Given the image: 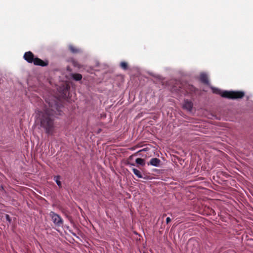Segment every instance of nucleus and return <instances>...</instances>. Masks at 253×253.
<instances>
[{
	"label": "nucleus",
	"instance_id": "nucleus-1",
	"mask_svg": "<svg viewBox=\"0 0 253 253\" xmlns=\"http://www.w3.org/2000/svg\"><path fill=\"white\" fill-rule=\"evenodd\" d=\"M49 107L43 111H39L38 121H39L40 126L42 128L48 135H52L55 132V125L54 109H57V104L54 102V105L48 103Z\"/></svg>",
	"mask_w": 253,
	"mask_h": 253
},
{
	"label": "nucleus",
	"instance_id": "nucleus-2",
	"mask_svg": "<svg viewBox=\"0 0 253 253\" xmlns=\"http://www.w3.org/2000/svg\"><path fill=\"white\" fill-rule=\"evenodd\" d=\"M213 92L220 94L222 97L228 99H239L245 96V93L242 91H222L218 88H212Z\"/></svg>",
	"mask_w": 253,
	"mask_h": 253
},
{
	"label": "nucleus",
	"instance_id": "nucleus-3",
	"mask_svg": "<svg viewBox=\"0 0 253 253\" xmlns=\"http://www.w3.org/2000/svg\"><path fill=\"white\" fill-rule=\"evenodd\" d=\"M23 58L27 62L33 63L35 65L44 67L48 64L47 61H44L38 57H35L34 54L31 51L26 52L24 54Z\"/></svg>",
	"mask_w": 253,
	"mask_h": 253
},
{
	"label": "nucleus",
	"instance_id": "nucleus-4",
	"mask_svg": "<svg viewBox=\"0 0 253 253\" xmlns=\"http://www.w3.org/2000/svg\"><path fill=\"white\" fill-rule=\"evenodd\" d=\"M180 84V85L179 86V88H174V89L177 90L178 91H179L180 92H185L186 93L190 94L194 93L196 91V88L193 85L188 84Z\"/></svg>",
	"mask_w": 253,
	"mask_h": 253
},
{
	"label": "nucleus",
	"instance_id": "nucleus-5",
	"mask_svg": "<svg viewBox=\"0 0 253 253\" xmlns=\"http://www.w3.org/2000/svg\"><path fill=\"white\" fill-rule=\"evenodd\" d=\"M49 216L54 224L58 227L61 226L63 223V220L61 217L58 214L53 211H50Z\"/></svg>",
	"mask_w": 253,
	"mask_h": 253
},
{
	"label": "nucleus",
	"instance_id": "nucleus-6",
	"mask_svg": "<svg viewBox=\"0 0 253 253\" xmlns=\"http://www.w3.org/2000/svg\"><path fill=\"white\" fill-rule=\"evenodd\" d=\"M193 104L192 101L188 100H185L183 108L188 111H191L193 108Z\"/></svg>",
	"mask_w": 253,
	"mask_h": 253
},
{
	"label": "nucleus",
	"instance_id": "nucleus-7",
	"mask_svg": "<svg viewBox=\"0 0 253 253\" xmlns=\"http://www.w3.org/2000/svg\"><path fill=\"white\" fill-rule=\"evenodd\" d=\"M161 162L159 159L153 158L150 160L149 163H148V165H150L155 167H158L160 166Z\"/></svg>",
	"mask_w": 253,
	"mask_h": 253
},
{
	"label": "nucleus",
	"instance_id": "nucleus-8",
	"mask_svg": "<svg viewBox=\"0 0 253 253\" xmlns=\"http://www.w3.org/2000/svg\"><path fill=\"white\" fill-rule=\"evenodd\" d=\"M200 81L205 84H209V80L207 75L206 74L202 73L200 75Z\"/></svg>",
	"mask_w": 253,
	"mask_h": 253
},
{
	"label": "nucleus",
	"instance_id": "nucleus-9",
	"mask_svg": "<svg viewBox=\"0 0 253 253\" xmlns=\"http://www.w3.org/2000/svg\"><path fill=\"white\" fill-rule=\"evenodd\" d=\"M73 79L77 81H81L82 79V75L80 74L75 73L72 75Z\"/></svg>",
	"mask_w": 253,
	"mask_h": 253
},
{
	"label": "nucleus",
	"instance_id": "nucleus-10",
	"mask_svg": "<svg viewBox=\"0 0 253 253\" xmlns=\"http://www.w3.org/2000/svg\"><path fill=\"white\" fill-rule=\"evenodd\" d=\"M61 177L60 175H55L53 177V180L56 182V184L59 187H62L61 182L60 181Z\"/></svg>",
	"mask_w": 253,
	"mask_h": 253
},
{
	"label": "nucleus",
	"instance_id": "nucleus-11",
	"mask_svg": "<svg viewBox=\"0 0 253 253\" xmlns=\"http://www.w3.org/2000/svg\"><path fill=\"white\" fill-rule=\"evenodd\" d=\"M69 48L70 50L73 53H77L80 51L79 49L77 48V47H75L72 45H69Z\"/></svg>",
	"mask_w": 253,
	"mask_h": 253
},
{
	"label": "nucleus",
	"instance_id": "nucleus-12",
	"mask_svg": "<svg viewBox=\"0 0 253 253\" xmlns=\"http://www.w3.org/2000/svg\"><path fill=\"white\" fill-rule=\"evenodd\" d=\"M135 162L137 165H139L141 166H144L145 164V160L142 158H137L135 160Z\"/></svg>",
	"mask_w": 253,
	"mask_h": 253
},
{
	"label": "nucleus",
	"instance_id": "nucleus-13",
	"mask_svg": "<svg viewBox=\"0 0 253 253\" xmlns=\"http://www.w3.org/2000/svg\"><path fill=\"white\" fill-rule=\"evenodd\" d=\"M132 171H133L134 174L136 176H137L138 178H142L143 177L140 171L139 170H138L137 169L133 168Z\"/></svg>",
	"mask_w": 253,
	"mask_h": 253
},
{
	"label": "nucleus",
	"instance_id": "nucleus-14",
	"mask_svg": "<svg viewBox=\"0 0 253 253\" xmlns=\"http://www.w3.org/2000/svg\"><path fill=\"white\" fill-rule=\"evenodd\" d=\"M120 67L123 70H126L128 68L127 63L125 61L121 62L120 63Z\"/></svg>",
	"mask_w": 253,
	"mask_h": 253
},
{
	"label": "nucleus",
	"instance_id": "nucleus-15",
	"mask_svg": "<svg viewBox=\"0 0 253 253\" xmlns=\"http://www.w3.org/2000/svg\"><path fill=\"white\" fill-rule=\"evenodd\" d=\"M5 217H6V219L7 221H8L9 222H10L11 221V219L10 218V216L8 214H6L5 215Z\"/></svg>",
	"mask_w": 253,
	"mask_h": 253
},
{
	"label": "nucleus",
	"instance_id": "nucleus-16",
	"mask_svg": "<svg viewBox=\"0 0 253 253\" xmlns=\"http://www.w3.org/2000/svg\"><path fill=\"white\" fill-rule=\"evenodd\" d=\"M171 221V219L170 217H168L166 219V222L167 224L169 223Z\"/></svg>",
	"mask_w": 253,
	"mask_h": 253
},
{
	"label": "nucleus",
	"instance_id": "nucleus-17",
	"mask_svg": "<svg viewBox=\"0 0 253 253\" xmlns=\"http://www.w3.org/2000/svg\"><path fill=\"white\" fill-rule=\"evenodd\" d=\"M127 165H131V166H134L135 165L134 164H131V163H130L129 162H128Z\"/></svg>",
	"mask_w": 253,
	"mask_h": 253
},
{
	"label": "nucleus",
	"instance_id": "nucleus-18",
	"mask_svg": "<svg viewBox=\"0 0 253 253\" xmlns=\"http://www.w3.org/2000/svg\"><path fill=\"white\" fill-rule=\"evenodd\" d=\"M132 157H133V155L130 156L129 157L128 159H129V160L132 159Z\"/></svg>",
	"mask_w": 253,
	"mask_h": 253
},
{
	"label": "nucleus",
	"instance_id": "nucleus-19",
	"mask_svg": "<svg viewBox=\"0 0 253 253\" xmlns=\"http://www.w3.org/2000/svg\"><path fill=\"white\" fill-rule=\"evenodd\" d=\"M166 216V214L164 213L163 215V217H164L165 216Z\"/></svg>",
	"mask_w": 253,
	"mask_h": 253
},
{
	"label": "nucleus",
	"instance_id": "nucleus-20",
	"mask_svg": "<svg viewBox=\"0 0 253 253\" xmlns=\"http://www.w3.org/2000/svg\"><path fill=\"white\" fill-rule=\"evenodd\" d=\"M143 150H144V149H142V150H139L138 152H137V153H139V152L142 151H143Z\"/></svg>",
	"mask_w": 253,
	"mask_h": 253
}]
</instances>
